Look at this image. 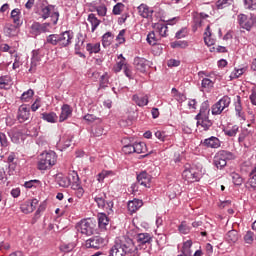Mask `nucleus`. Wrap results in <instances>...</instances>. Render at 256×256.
<instances>
[{
	"instance_id": "1",
	"label": "nucleus",
	"mask_w": 256,
	"mask_h": 256,
	"mask_svg": "<svg viewBox=\"0 0 256 256\" xmlns=\"http://www.w3.org/2000/svg\"><path fill=\"white\" fill-rule=\"evenodd\" d=\"M57 163V154L53 151L43 152L38 158L39 171H47Z\"/></svg>"
},
{
	"instance_id": "2",
	"label": "nucleus",
	"mask_w": 256,
	"mask_h": 256,
	"mask_svg": "<svg viewBox=\"0 0 256 256\" xmlns=\"http://www.w3.org/2000/svg\"><path fill=\"white\" fill-rule=\"evenodd\" d=\"M235 159V154L227 150L218 151L213 159V163L217 169H223L227 166V161H233Z\"/></svg>"
},
{
	"instance_id": "3",
	"label": "nucleus",
	"mask_w": 256,
	"mask_h": 256,
	"mask_svg": "<svg viewBox=\"0 0 256 256\" xmlns=\"http://www.w3.org/2000/svg\"><path fill=\"white\" fill-rule=\"evenodd\" d=\"M231 105V98L223 96L218 102L212 105V115H221Z\"/></svg>"
},
{
	"instance_id": "4",
	"label": "nucleus",
	"mask_w": 256,
	"mask_h": 256,
	"mask_svg": "<svg viewBox=\"0 0 256 256\" xmlns=\"http://www.w3.org/2000/svg\"><path fill=\"white\" fill-rule=\"evenodd\" d=\"M77 230L82 233V235H93L95 233V223H93V220L91 219H84L81 220L77 224Z\"/></svg>"
},
{
	"instance_id": "5",
	"label": "nucleus",
	"mask_w": 256,
	"mask_h": 256,
	"mask_svg": "<svg viewBox=\"0 0 256 256\" xmlns=\"http://www.w3.org/2000/svg\"><path fill=\"white\" fill-rule=\"evenodd\" d=\"M182 177L188 183H195V182L199 181L200 174H199V172H197V169L186 167L184 169V171L182 172Z\"/></svg>"
},
{
	"instance_id": "6",
	"label": "nucleus",
	"mask_w": 256,
	"mask_h": 256,
	"mask_svg": "<svg viewBox=\"0 0 256 256\" xmlns=\"http://www.w3.org/2000/svg\"><path fill=\"white\" fill-rule=\"evenodd\" d=\"M86 249H101L105 247V239L101 236H94L85 241Z\"/></svg>"
},
{
	"instance_id": "7",
	"label": "nucleus",
	"mask_w": 256,
	"mask_h": 256,
	"mask_svg": "<svg viewBox=\"0 0 256 256\" xmlns=\"http://www.w3.org/2000/svg\"><path fill=\"white\" fill-rule=\"evenodd\" d=\"M53 9H55V6L53 5L45 6L41 9V15L42 19H49V17H51L53 19V24L57 25V22L59 21V12L51 13Z\"/></svg>"
},
{
	"instance_id": "8",
	"label": "nucleus",
	"mask_w": 256,
	"mask_h": 256,
	"mask_svg": "<svg viewBox=\"0 0 256 256\" xmlns=\"http://www.w3.org/2000/svg\"><path fill=\"white\" fill-rule=\"evenodd\" d=\"M30 117H31V107H29L27 104L21 105L18 108V114H17V119L19 123H25V121H29Z\"/></svg>"
},
{
	"instance_id": "9",
	"label": "nucleus",
	"mask_w": 256,
	"mask_h": 256,
	"mask_svg": "<svg viewBox=\"0 0 256 256\" xmlns=\"http://www.w3.org/2000/svg\"><path fill=\"white\" fill-rule=\"evenodd\" d=\"M72 39L73 33L71 31H65L58 34V42L60 47H69Z\"/></svg>"
},
{
	"instance_id": "10",
	"label": "nucleus",
	"mask_w": 256,
	"mask_h": 256,
	"mask_svg": "<svg viewBox=\"0 0 256 256\" xmlns=\"http://www.w3.org/2000/svg\"><path fill=\"white\" fill-rule=\"evenodd\" d=\"M134 65L137 71L140 73H145L147 71V67H149V61L145 58L136 57L134 59Z\"/></svg>"
},
{
	"instance_id": "11",
	"label": "nucleus",
	"mask_w": 256,
	"mask_h": 256,
	"mask_svg": "<svg viewBox=\"0 0 256 256\" xmlns=\"http://www.w3.org/2000/svg\"><path fill=\"white\" fill-rule=\"evenodd\" d=\"M71 115H73V109H71V106H69V104H64L61 107V113L59 116L60 123H63V121H67V119H69Z\"/></svg>"
},
{
	"instance_id": "12",
	"label": "nucleus",
	"mask_w": 256,
	"mask_h": 256,
	"mask_svg": "<svg viewBox=\"0 0 256 256\" xmlns=\"http://www.w3.org/2000/svg\"><path fill=\"white\" fill-rule=\"evenodd\" d=\"M137 182L143 187H151V175L147 172H141L137 175Z\"/></svg>"
},
{
	"instance_id": "13",
	"label": "nucleus",
	"mask_w": 256,
	"mask_h": 256,
	"mask_svg": "<svg viewBox=\"0 0 256 256\" xmlns=\"http://www.w3.org/2000/svg\"><path fill=\"white\" fill-rule=\"evenodd\" d=\"M92 197L94 198L95 203H97L99 209H105L107 195L105 192H100L99 194L93 193Z\"/></svg>"
},
{
	"instance_id": "14",
	"label": "nucleus",
	"mask_w": 256,
	"mask_h": 256,
	"mask_svg": "<svg viewBox=\"0 0 256 256\" xmlns=\"http://www.w3.org/2000/svg\"><path fill=\"white\" fill-rule=\"evenodd\" d=\"M197 125H201L204 131H209V128L213 125V121L209 119V116L196 117Z\"/></svg>"
},
{
	"instance_id": "15",
	"label": "nucleus",
	"mask_w": 256,
	"mask_h": 256,
	"mask_svg": "<svg viewBox=\"0 0 256 256\" xmlns=\"http://www.w3.org/2000/svg\"><path fill=\"white\" fill-rule=\"evenodd\" d=\"M203 145H205V147H210L211 149H219V147H221V141L219 138L211 136L204 140Z\"/></svg>"
},
{
	"instance_id": "16",
	"label": "nucleus",
	"mask_w": 256,
	"mask_h": 256,
	"mask_svg": "<svg viewBox=\"0 0 256 256\" xmlns=\"http://www.w3.org/2000/svg\"><path fill=\"white\" fill-rule=\"evenodd\" d=\"M138 13L144 19H149V17H152L153 15V9L149 8L146 4H141L138 7Z\"/></svg>"
},
{
	"instance_id": "17",
	"label": "nucleus",
	"mask_w": 256,
	"mask_h": 256,
	"mask_svg": "<svg viewBox=\"0 0 256 256\" xmlns=\"http://www.w3.org/2000/svg\"><path fill=\"white\" fill-rule=\"evenodd\" d=\"M134 103L138 105V107H145V105H149V96L147 95H133L132 97Z\"/></svg>"
},
{
	"instance_id": "18",
	"label": "nucleus",
	"mask_w": 256,
	"mask_h": 256,
	"mask_svg": "<svg viewBox=\"0 0 256 256\" xmlns=\"http://www.w3.org/2000/svg\"><path fill=\"white\" fill-rule=\"evenodd\" d=\"M141 207H143V200L135 198L134 200L128 202V211H130V213L139 211Z\"/></svg>"
},
{
	"instance_id": "19",
	"label": "nucleus",
	"mask_w": 256,
	"mask_h": 256,
	"mask_svg": "<svg viewBox=\"0 0 256 256\" xmlns=\"http://www.w3.org/2000/svg\"><path fill=\"white\" fill-rule=\"evenodd\" d=\"M55 181L59 187L67 188L69 185H71V180H69V178L62 173L56 175Z\"/></svg>"
},
{
	"instance_id": "20",
	"label": "nucleus",
	"mask_w": 256,
	"mask_h": 256,
	"mask_svg": "<svg viewBox=\"0 0 256 256\" xmlns=\"http://www.w3.org/2000/svg\"><path fill=\"white\" fill-rule=\"evenodd\" d=\"M137 241L140 245H151L153 241V236L149 233H140L137 235Z\"/></svg>"
},
{
	"instance_id": "21",
	"label": "nucleus",
	"mask_w": 256,
	"mask_h": 256,
	"mask_svg": "<svg viewBox=\"0 0 256 256\" xmlns=\"http://www.w3.org/2000/svg\"><path fill=\"white\" fill-rule=\"evenodd\" d=\"M234 105H235V112L237 117L242 119V121H245V113L243 112V106H241V96H237V99Z\"/></svg>"
},
{
	"instance_id": "22",
	"label": "nucleus",
	"mask_w": 256,
	"mask_h": 256,
	"mask_svg": "<svg viewBox=\"0 0 256 256\" xmlns=\"http://www.w3.org/2000/svg\"><path fill=\"white\" fill-rule=\"evenodd\" d=\"M107 225H109V217L105 213L98 214V226L99 229H107Z\"/></svg>"
},
{
	"instance_id": "23",
	"label": "nucleus",
	"mask_w": 256,
	"mask_h": 256,
	"mask_svg": "<svg viewBox=\"0 0 256 256\" xmlns=\"http://www.w3.org/2000/svg\"><path fill=\"white\" fill-rule=\"evenodd\" d=\"M41 61V57L39 55L33 54L31 58V63H30V68H29V73H36L37 72V66L39 65Z\"/></svg>"
},
{
	"instance_id": "24",
	"label": "nucleus",
	"mask_w": 256,
	"mask_h": 256,
	"mask_svg": "<svg viewBox=\"0 0 256 256\" xmlns=\"http://www.w3.org/2000/svg\"><path fill=\"white\" fill-rule=\"evenodd\" d=\"M42 115V119L44 121H47V123H57V114L55 112H44L41 114Z\"/></svg>"
},
{
	"instance_id": "25",
	"label": "nucleus",
	"mask_w": 256,
	"mask_h": 256,
	"mask_svg": "<svg viewBox=\"0 0 256 256\" xmlns=\"http://www.w3.org/2000/svg\"><path fill=\"white\" fill-rule=\"evenodd\" d=\"M88 21H89L90 25H92V33H95L97 27H99V25H101V20H98L97 16H95V14H89Z\"/></svg>"
},
{
	"instance_id": "26",
	"label": "nucleus",
	"mask_w": 256,
	"mask_h": 256,
	"mask_svg": "<svg viewBox=\"0 0 256 256\" xmlns=\"http://www.w3.org/2000/svg\"><path fill=\"white\" fill-rule=\"evenodd\" d=\"M226 240L228 241V243H237V241H239V232H237L236 230H230L226 234Z\"/></svg>"
},
{
	"instance_id": "27",
	"label": "nucleus",
	"mask_w": 256,
	"mask_h": 256,
	"mask_svg": "<svg viewBox=\"0 0 256 256\" xmlns=\"http://www.w3.org/2000/svg\"><path fill=\"white\" fill-rule=\"evenodd\" d=\"M11 19L15 25H21V10L15 8L11 12Z\"/></svg>"
},
{
	"instance_id": "28",
	"label": "nucleus",
	"mask_w": 256,
	"mask_h": 256,
	"mask_svg": "<svg viewBox=\"0 0 256 256\" xmlns=\"http://www.w3.org/2000/svg\"><path fill=\"white\" fill-rule=\"evenodd\" d=\"M204 42L205 45H207L208 47H211L214 43L215 40L211 39V27L207 26L206 27V31L204 32Z\"/></svg>"
},
{
	"instance_id": "29",
	"label": "nucleus",
	"mask_w": 256,
	"mask_h": 256,
	"mask_svg": "<svg viewBox=\"0 0 256 256\" xmlns=\"http://www.w3.org/2000/svg\"><path fill=\"white\" fill-rule=\"evenodd\" d=\"M134 153H137L138 155L141 153H147V145L145 142L134 143Z\"/></svg>"
},
{
	"instance_id": "30",
	"label": "nucleus",
	"mask_w": 256,
	"mask_h": 256,
	"mask_svg": "<svg viewBox=\"0 0 256 256\" xmlns=\"http://www.w3.org/2000/svg\"><path fill=\"white\" fill-rule=\"evenodd\" d=\"M209 115V102L205 101L202 103L200 112L196 115L197 118L199 117H207Z\"/></svg>"
},
{
	"instance_id": "31",
	"label": "nucleus",
	"mask_w": 256,
	"mask_h": 256,
	"mask_svg": "<svg viewBox=\"0 0 256 256\" xmlns=\"http://www.w3.org/2000/svg\"><path fill=\"white\" fill-rule=\"evenodd\" d=\"M191 247H193V241L187 240L186 242H184L182 247V254L184 256H191Z\"/></svg>"
},
{
	"instance_id": "32",
	"label": "nucleus",
	"mask_w": 256,
	"mask_h": 256,
	"mask_svg": "<svg viewBox=\"0 0 256 256\" xmlns=\"http://www.w3.org/2000/svg\"><path fill=\"white\" fill-rule=\"evenodd\" d=\"M172 49H187L189 47V42L185 40L174 41L171 44Z\"/></svg>"
},
{
	"instance_id": "33",
	"label": "nucleus",
	"mask_w": 256,
	"mask_h": 256,
	"mask_svg": "<svg viewBox=\"0 0 256 256\" xmlns=\"http://www.w3.org/2000/svg\"><path fill=\"white\" fill-rule=\"evenodd\" d=\"M46 43L48 45L57 46L59 45V34H50L46 37Z\"/></svg>"
},
{
	"instance_id": "34",
	"label": "nucleus",
	"mask_w": 256,
	"mask_h": 256,
	"mask_svg": "<svg viewBox=\"0 0 256 256\" xmlns=\"http://www.w3.org/2000/svg\"><path fill=\"white\" fill-rule=\"evenodd\" d=\"M86 51H88L91 54L93 53H99V51H101V44L96 43V44H92V43H88L86 45Z\"/></svg>"
},
{
	"instance_id": "35",
	"label": "nucleus",
	"mask_w": 256,
	"mask_h": 256,
	"mask_svg": "<svg viewBox=\"0 0 256 256\" xmlns=\"http://www.w3.org/2000/svg\"><path fill=\"white\" fill-rule=\"evenodd\" d=\"M84 43L85 37L81 33H78L76 36L75 51H81V48L83 47Z\"/></svg>"
},
{
	"instance_id": "36",
	"label": "nucleus",
	"mask_w": 256,
	"mask_h": 256,
	"mask_svg": "<svg viewBox=\"0 0 256 256\" xmlns=\"http://www.w3.org/2000/svg\"><path fill=\"white\" fill-rule=\"evenodd\" d=\"M30 33H31L32 35H35V37H37L38 35H41V23H39V22H34V23L31 25Z\"/></svg>"
},
{
	"instance_id": "37",
	"label": "nucleus",
	"mask_w": 256,
	"mask_h": 256,
	"mask_svg": "<svg viewBox=\"0 0 256 256\" xmlns=\"http://www.w3.org/2000/svg\"><path fill=\"white\" fill-rule=\"evenodd\" d=\"M247 71V67H242V68H235V70L231 73L230 79H239L241 75H243Z\"/></svg>"
},
{
	"instance_id": "38",
	"label": "nucleus",
	"mask_w": 256,
	"mask_h": 256,
	"mask_svg": "<svg viewBox=\"0 0 256 256\" xmlns=\"http://www.w3.org/2000/svg\"><path fill=\"white\" fill-rule=\"evenodd\" d=\"M113 34L111 32H106L102 36V45L103 47H109L111 45V40L113 39Z\"/></svg>"
},
{
	"instance_id": "39",
	"label": "nucleus",
	"mask_w": 256,
	"mask_h": 256,
	"mask_svg": "<svg viewBox=\"0 0 256 256\" xmlns=\"http://www.w3.org/2000/svg\"><path fill=\"white\" fill-rule=\"evenodd\" d=\"M233 5V0H218L216 2L217 9H225L226 7H231Z\"/></svg>"
},
{
	"instance_id": "40",
	"label": "nucleus",
	"mask_w": 256,
	"mask_h": 256,
	"mask_svg": "<svg viewBox=\"0 0 256 256\" xmlns=\"http://www.w3.org/2000/svg\"><path fill=\"white\" fill-rule=\"evenodd\" d=\"M4 33L7 35V37H15V34L17 33V27L14 25H7L4 28Z\"/></svg>"
},
{
	"instance_id": "41",
	"label": "nucleus",
	"mask_w": 256,
	"mask_h": 256,
	"mask_svg": "<svg viewBox=\"0 0 256 256\" xmlns=\"http://www.w3.org/2000/svg\"><path fill=\"white\" fill-rule=\"evenodd\" d=\"M75 249V243L71 242L68 244H62L60 246V251H62V253H71V251H73Z\"/></svg>"
},
{
	"instance_id": "42",
	"label": "nucleus",
	"mask_w": 256,
	"mask_h": 256,
	"mask_svg": "<svg viewBox=\"0 0 256 256\" xmlns=\"http://www.w3.org/2000/svg\"><path fill=\"white\" fill-rule=\"evenodd\" d=\"M123 9H125V4L117 3L112 10L113 15H121L123 13Z\"/></svg>"
},
{
	"instance_id": "43",
	"label": "nucleus",
	"mask_w": 256,
	"mask_h": 256,
	"mask_svg": "<svg viewBox=\"0 0 256 256\" xmlns=\"http://www.w3.org/2000/svg\"><path fill=\"white\" fill-rule=\"evenodd\" d=\"M179 233H182V235H187L191 232V227L187 226L185 222H182L181 225L178 227Z\"/></svg>"
},
{
	"instance_id": "44",
	"label": "nucleus",
	"mask_w": 256,
	"mask_h": 256,
	"mask_svg": "<svg viewBox=\"0 0 256 256\" xmlns=\"http://www.w3.org/2000/svg\"><path fill=\"white\" fill-rule=\"evenodd\" d=\"M248 185L251 189H256V173H249Z\"/></svg>"
},
{
	"instance_id": "45",
	"label": "nucleus",
	"mask_w": 256,
	"mask_h": 256,
	"mask_svg": "<svg viewBox=\"0 0 256 256\" xmlns=\"http://www.w3.org/2000/svg\"><path fill=\"white\" fill-rule=\"evenodd\" d=\"M122 151L125 155H131V153H135V146L134 144H127L123 146Z\"/></svg>"
},
{
	"instance_id": "46",
	"label": "nucleus",
	"mask_w": 256,
	"mask_h": 256,
	"mask_svg": "<svg viewBox=\"0 0 256 256\" xmlns=\"http://www.w3.org/2000/svg\"><path fill=\"white\" fill-rule=\"evenodd\" d=\"M246 9L250 11H256V0H244Z\"/></svg>"
},
{
	"instance_id": "47",
	"label": "nucleus",
	"mask_w": 256,
	"mask_h": 256,
	"mask_svg": "<svg viewBox=\"0 0 256 256\" xmlns=\"http://www.w3.org/2000/svg\"><path fill=\"white\" fill-rule=\"evenodd\" d=\"M111 173H113V172L107 171V170H103L101 173H99L97 175V181L99 183H103V181L105 180V177H109V175H111Z\"/></svg>"
},
{
	"instance_id": "48",
	"label": "nucleus",
	"mask_w": 256,
	"mask_h": 256,
	"mask_svg": "<svg viewBox=\"0 0 256 256\" xmlns=\"http://www.w3.org/2000/svg\"><path fill=\"white\" fill-rule=\"evenodd\" d=\"M255 235L253 234L252 231H248L245 235H244V241L245 243H247L248 245H251V243H253V241L255 240Z\"/></svg>"
},
{
	"instance_id": "49",
	"label": "nucleus",
	"mask_w": 256,
	"mask_h": 256,
	"mask_svg": "<svg viewBox=\"0 0 256 256\" xmlns=\"http://www.w3.org/2000/svg\"><path fill=\"white\" fill-rule=\"evenodd\" d=\"M125 58L122 57V59L113 67L114 73H119L123 67L125 68Z\"/></svg>"
},
{
	"instance_id": "50",
	"label": "nucleus",
	"mask_w": 256,
	"mask_h": 256,
	"mask_svg": "<svg viewBox=\"0 0 256 256\" xmlns=\"http://www.w3.org/2000/svg\"><path fill=\"white\" fill-rule=\"evenodd\" d=\"M147 43H149V45H157V37H155V32H150L147 35Z\"/></svg>"
},
{
	"instance_id": "51",
	"label": "nucleus",
	"mask_w": 256,
	"mask_h": 256,
	"mask_svg": "<svg viewBox=\"0 0 256 256\" xmlns=\"http://www.w3.org/2000/svg\"><path fill=\"white\" fill-rule=\"evenodd\" d=\"M158 33L161 37H167V25L165 24H158L157 25Z\"/></svg>"
},
{
	"instance_id": "52",
	"label": "nucleus",
	"mask_w": 256,
	"mask_h": 256,
	"mask_svg": "<svg viewBox=\"0 0 256 256\" xmlns=\"http://www.w3.org/2000/svg\"><path fill=\"white\" fill-rule=\"evenodd\" d=\"M21 210L23 211V213H33L34 211L33 206L30 205L29 201L25 202V204L21 206Z\"/></svg>"
},
{
	"instance_id": "53",
	"label": "nucleus",
	"mask_w": 256,
	"mask_h": 256,
	"mask_svg": "<svg viewBox=\"0 0 256 256\" xmlns=\"http://www.w3.org/2000/svg\"><path fill=\"white\" fill-rule=\"evenodd\" d=\"M96 11H97L99 17H105V15H107V6L100 5V6L96 7Z\"/></svg>"
},
{
	"instance_id": "54",
	"label": "nucleus",
	"mask_w": 256,
	"mask_h": 256,
	"mask_svg": "<svg viewBox=\"0 0 256 256\" xmlns=\"http://www.w3.org/2000/svg\"><path fill=\"white\" fill-rule=\"evenodd\" d=\"M201 85L203 89H211V87H213V81L209 78H204Z\"/></svg>"
},
{
	"instance_id": "55",
	"label": "nucleus",
	"mask_w": 256,
	"mask_h": 256,
	"mask_svg": "<svg viewBox=\"0 0 256 256\" xmlns=\"http://www.w3.org/2000/svg\"><path fill=\"white\" fill-rule=\"evenodd\" d=\"M237 133H239V126H233L232 129L227 130L225 132L226 135H228V137H235V135H237Z\"/></svg>"
},
{
	"instance_id": "56",
	"label": "nucleus",
	"mask_w": 256,
	"mask_h": 256,
	"mask_svg": "<svg viewBox=\"0 0 256 256\" xmlns=\"http://www.w3.org/2000/svg\"><path fill=\"white\" fill-rule=\"evenodd\" d=\"M232 179H233L234 185H243V178L239 174L234 173L232 175Z\"/></svg>"
},
{
	"instance_id": "57",
	"label": "nucleus",
	"mask_w": 256,
	"mask_h": 256,
	"mask_svg": "<svg viewBox=\"0 0 256 256\" xmlns=\"http://www.w3.org/2000/svg\"><path fill=\"white\" fill-rule=\"evenodd\" d=\"M34 91L32 89L27 90L26 92H24L21 96V100L22 101H27V99H31V97H33L34 95Z\"/></svg>"
},
{
	"instance_id": "58",
	"label": "nucleus",
	"mask_w": 256,
	"mask_h": 256,
	"mask_svg": "<svg viewBox=\"0 0 256 256\" xmlns=\"http://www.w3.org/2000/svg\"><path fill=\"white\" fill-rule=\"evenodd\" d=\"M109 84V76H107V73L102 75L100 78V87L105 88Z\"/></svg>"
},
{
	"instance_id": "59",
	"label": "nucleus",
	"mask_w": 256,
	"mask_h": 256,
	"mask_svg": "<svg viewBox=\"0 0 256 256\" xmlns=\"http://www.w3.org/2000/svg\"><path fill=\"white\" fill-rule=\"evenodd\" d=\"M65 141H64V149H67L69 147H71V143H73V136L71 135H66L64 137Z\"/></svg>"
},
{
	"instance_id": "60",
	"label": "nucleus",
	"mask_w": 256,
	"mask_h": 256,
	"mask_svg": "<svg viewBox=\"0 0 256 256\" xmlns=\"http://www.w3.org/2000/svg\"><path fill=\"white\" fill-rule=\"evenodd\" d=\"M240 27H242V29H246V31H249L253 28V20L248 18V20Z\"/></svg>"
},
{
	"instance_id": "61",
	"label": "nucleus",
	"mask_w": 256,
	"mask_h": 256,
	"mask_svg": "<svg viewBox=\"0 0 256 256\" xmlns=\"http://www.w3.org/2000/svg\"><path fill=\"white\" fill-rule=\"evenodd\" d=\"M0 143L2 147H7L9 145V140H7V135H5V133H0Z\"/></svg>"
},
{
	"instance_id": "62",
	"label": "nucleus",
	"mask_w": 256,
	"mask_h": 256,
	"mask_svg": "<svg viewBox=\"0 0 256 256\" xmlns=\"http://www.w3.org/2000/svg\"><path fill=\"white\" fill-rule=\"evenodd\" d=\"M184 37H187V30L185 28L176 32V39H183Z\"/></svg>"
},
{
	"instance_id": "63",
	"label": "nucleus",
	"mask_w": 256,
	"mask_h": 256,
	"mask_svg": "<svg viewBox=\"0 0 256 256\" xmlns=\"http://www.w3.org/2000/svg\"><path fill=\"white\" fill-rule=\"evenodd\" d=\"M116 39L120 43V45L123 44L125 42V30H121Z\"/></svg>"
},
{
	"instance_id": "64",
	"label": "nucleus",
	"mask_w": 256,
	"mask_h": 256,
	"mask_svg": "<svg viewBox=\"0 0 256 256\" xmlns=\"http://www.w3.org/2000/svg\"><path fill=\"white\" fill-rule=\"evenodd\" d=\"M155 137L157 139H159L160 141H165V139L167 138V135H165V132L156 131L155 132Z\"/></svg>"
}]
</instances>
